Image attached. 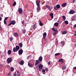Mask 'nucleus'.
Instances as JSON below:
<instances>
[{
    "instance_id": "36",
    "label": "nucleus",
    "mask_w": 76,
    "mask_h": 76,
    "mask_svg": "<svg viewBox=\"0 0 76 76\" xmlns=\"http://www.w3.org/2000/svg\"><path fill=\"white\" fill-rule=\"evenodd\" d=\"M13 76H17V75H16V72H15L14 74H13Z\"/></svg>"
},
{
    "instance_id": "30",
    "label": "nucleus",
    "mask_w": 76,
    "mask_h": 76,
    "mask_svg": "<svg viewBox=\"0 0 76 76\" xmlns=\"http://www.w3.org/2000/svg\"><path fill=\"white\" fill-rule=\"evenodd\" d=\"M33 26L34 29H35V28H36V26H35V25L34 24Z\"/></svg>"
},
{
    "instance_id": "2",
    "label": "nucleus",
    "mask_w": 76,
    "mask_h": 76,
    "mask_svg": "<svg viewBox=\"0 0 76 76\" xmlns=\"http://www.w3.org/2000/svg\"><path fill=\"white\" fill-rule=\"evenodd\" d=\"M20 49V47L19 46L16 45L15 48H14L13 49V52H16Z\"/></svg>"
},
{
    "instance_id": "9",
    "label": "nucleus",
    "mask_w": 76,
    "mask_h": 76,
    "mask_svg": "<svg viewBox=\"0 0 76 76\" xmlns=\"http://www.w3.org/2000/svg\"><path fill=\"white\" fill-rule=\"evenodd\" d=\"M66 5H67V3H65L61 5V6L62 7H64L66 6Z\"/></svg>"
},
{
    "instance_id": "38",
    "label": "nucleus",
    "mask_w": 76,
    "mask_h": 76,
    "mask_svg": "<svg viewBox=\"0 0 76 76\" xmlns=\"http://www.w3.org/2000/svg\"><path fill=\"white\" fill-rule=\"evenodd\" d=\"M57 32H56L54 31V32L53 35H56V34H57Z\"/></svg>"
},
{
    "instance_id": "52",
    "label": "nucleus",
    "mask_w": 76,
    "mask_h": 76,
    "mask_svg": "<svg viewBox=\"0 0 76 76\" xmlns=\"http://www.w3.org/2000/svg\"><path fill=\"white\" fill-rule=\"evenodd\" d=\"M74 69H76V66L74 67Z\"/></svg>"
},
{
    "instance_id": "53",
    "label": "nucleus",
    "mask_w": 76,
    "mask_h": 76,
    "mask_svg": "<svg viewBox=\"0 0 76 76\" xmlns=\"http://www.w3.org/2000/svg\"><path fill=\"white\" fill-rule=\"evenodd\" d=\"M1 17H3V16L2 14H1Z\"/></svg>"
},
{
    "instance_id": "25",
    "label": "nucleus",
    "mask_w": 76,
    "mask_h": 76,
    "mask_svg": "<svg viewBox=\"0 0 76 76\" xmlns=\"http://www.w3.org/2000/svg\"><path fill=\"white\" fill-rule=\"evenodd\" d=\"M62 34L63 35H64V34H66L67 33V31H63L62 32Z\"/></svg>"
},
{
    "instance_id": "32",
    "label": "nucleus",
    "mask_w": 76,
    "mask_h": 76,
    "mask_svg": "<svg viewBox=\"0 0 76 76\" xmlns=\"http://www.w3.org/2000/svg\"><path fill=\"white\" fill-rule=\"evenodd\" d=\"M14 70V68L12 67H11V71L13 72Z\"/></svg>"
},
{
    "instance_id": "10",
    "label": "nucleus",
    "mask_w": 76,
    "mask_h": 76,
    "mask_svg": "<svg viewBox=\"0 0 76 76\" xmlns=\"http://www.w3.org/2000/svg\"><path fill=\"white\" fill-rule=\"evenodd\" d=\"M36 4L37 6V7H39V6H40V5H39V3L38 2V1H36Z\"/></svg>"
},
{
    "instance_id": "58",
    "label": "nucleus",
    "mask_w": 76,
    "mask_h": 76,
    "mask_svg": "<svg viewBox=\"0 0 76 76\" xmlns=\"http://www.w3.org/2000/svg\"><path fill=\"white\" fill-rule=\"evenodd\" d=\"M1 26H0V29H1Z\"/></svg>"
},
{
    "instance_id": "43",
    "label": "nucleus",
    "mask_w": 76,
    "mask_h": 76,
    "mask_svg": "<svg viewBox=\"0 0 76 76\" xmlns=\"http://www.w3.org/2000/svg\"><path fill=\"white\" fill-rule=\"evenodd\" d=\"M54 32H58V30L57 29H56L55 31H54Z\"/></svg>"
},
{
    "instance_id": "26",
    "label": "nucleus",
    "mask_w": 76,
    "mask_h": 76,
    "mask_svg": "<svg viewBox=\"0 0 76 76\" xmlns=\"http://www.w3.org/2000/svg\"><path fill=\"white\" fill-rule=\"evenodd\" d=\"M56 6L57 9H60V6L59 4H57Z\"/></svg>"
},
{
    "instance_id": "39",
    "label": "nucleus",
    "mask_w": 76,
    "mask_h": 76,
    "mask_svg": "<svg viewBox=\"0 0 76 76\" xmlns=\"http://www.w3.org/2000/svg\"><path fill=\"white\" fill-rule=\"evenodd\" d=\"M4 24H7V23H6V21L5 20H4Z\"/></svg>"
},
{
    "instance_id": "15",
    "label": "nucleus",
    "mask_w": 76,
    "mask_h": 76,
    "mask_svg": "<svg viewBox=\"0 0 76 76\" xmlns=\"http://www.w3.org/2000/svg\"><path fill=\"white\" fill-rule=\"evenodd\" d=\"M14 35L15 37H18V34L17 33H15L14 34Z\"/></svg>"
},
{
    "instance_id": "59",
    "label": "nucleus",
    "mask_w": 76,
    "mask_h": 76,
    "mask_svg": "<svg viewBox=\"0 0 76 76\" xmlns=\"http://www.w3.org/2000/svg\"><path fill=\"white\" fill-rule=\"evenodd\" d=\"M74 35L75 36H76V34H74Z\"/></svg>"
},
{
    "instance_id": "49",
    "label": "nucleus",
    "mask_w": 76,
    "mask_h": 76,
    "mask_svg": "<svg viewBox=\"0 0 76 76\" xmlns=\"http://www.w3.org/2000/svg\"><path fill=\"white\" fill-rule=\"evenodd\" d=\"M48 64L50 65V61H49L48 62Z\"/></svg>"
},
{
    "instance_id": "22",
    "label": "nucleus",
    "mask_w": 76,
    "mask_h": 76,
    "mask_svg": "<svg viewBox=\"0 0 76 76\" xmlns=\"http://www.w3.org/2000/svg\"><path fill=\"white\" fill-rule=\"evenodd\" d=\"M19 45L20 47H22V46H23V44L22 43H20L19 44Z\"/></svg>"
},
{
    "instance_id": "46",
    "label": "nucleus",
    "mask_w": 76,
    "mask_h": 76,
    "mask_svg": "<svg viewBox=\"0 0 76 76\" xmlns=\"http://www.w3.org/2000/svg\"><path fill=\"white\" fill-rule=\"evenodd\" d=\"M76 24L74 25V28H76Z\"/></svg>"
},
{
    "instance_id": "28",
    "label": "nucleus",
    "mask_w": 76,
    "mask_h": 76,
    "mask_svg": "<svg viewBox=\"0 0 76 76\" xmlns=\"http://www.w3.org/2000/svg\"><path fill=\"white\" fill-rule=\"evenodd\" d=\"M58 61L59 62H63V59L61 58Z\"/></svg>"
},
{
    "instance_id": "51",
    "label": "nucleus",
    "mask_w": 76,
    "mask_h": 76,
    "mask_svg": "<svg viewBox=\"0 0 76 76\" xmlns=\"http://www.w3.org/2000/svg\"><path fill=\"white\" fill-rule=\"evenodd\" d=\"M29 56H28L27 57V59H29Z\"/></svg>"
},
{
    "instance_id": "24",
    "label": "nucleus",
    "mask_w": 76,
    "mask_h": 76,
    "mask_svg": "<svg viewBox=\"0 0 76 76\" xmlns=\"http://www.w3.org/2000/svg\"><path fill=\"white\" fill-rule=\"evenodd\" d=\"M62 18H63V20H64V21L65 20H66V16L63 15L62 16Z\"/></svg>"
},
{
    "instance_id": "47",
    "label": "nucleus",
    "mask_w": 76,
    "mask_h": 76,
    "mask_svg": "<svg viewBox=\"0 0 76 76\" xmlns=\"http://www.w3.org/2000/svg\"><path fill=\"white\" fill-rule=\"evenodd\" d=\"M12 25V23H10L8 24V25H9V26H10V25Z\"/></svg>"
},
{
    "instance_id": "56",
    "label": "nucleus",
    "mask_w": 76,
    "mask_h": 76,
    "mask_svg": "<svg viewBox=\"0 0 76 76\" xmlns=\"http://www.w3.org/2000/svg\"><path fill=\"white\" fill-rule=\"evenodd\" d=\"M60 21H59V20H58V21H57V22H59Z\"/></svg>"
},
{
    "instance_id": "18",
    "label": "nucleus",
    "mask_w": 76,
    "mask_h": 76,
    "mask_svg": "<svg viewBox=\"0 0 76 76\" xmlns=\"http://www.w3.org/2000/svg\"><path fill=\"white\" fill-rule=\"evenodd\" d=\"M40 7H37V12H39V11L40 10Z\"/></svg>"
},
{
    "instance_id": "20",
    "label": "nucleus",
    "mask_w": 76,
    "mask_h": 76,
    "mask_svg": "<svg viewBox=\"0 0 76 76\" xmlns=\"http://www.w3.org/2000/svg\"><path fill=\"white\" fill-rule=\"evenodd\" d=\"M61 45L64 46V42L63 41H62L61 42Z\"/></svg>"
},
{
    "instance_id": "8",
    "label": "nucleus",
    "mask_w": 76,
    "mask_h": 76,
    "mask_svg": "<svg viewBox=\"0 0 76 76\" xmlns=\"http://www.w3.org/2000/svg\"><path fill=\"white\" fill-rule=\"evenodd\" d=\"M43 39H45L46 36H47V33H46V32H45L43 33Z\"/></svg>"
},
{
    "instance_id": "42",
    "label": "nucleus",
    "mask_w": 76,
    "mask_h": 76,
    "mask_svg": "<svg viewBox=\"0 0 76 76\" xmlns=\"http://www.w3.org/2000/svg\"><path fill=\"white\" fill-rule=\"evenodd\" d=\"M22 23L23 25H24V20L22 21Z\"/></svg>"
},
{
    "instance_id": "33",
    "label": "nucleus",
    "mask_w": 76,
    "mask_h": 76,
    "mask_svg": "<svg viewBox=\"0 0 76 76\" xmlns=\"http://www.w3.org/2000/svg\"><path fill=\"white\" fill-rule=\"evenodd\" d=\"M46 7L47 8H48L49 10H50V7L49 5H47L46 6Z\"/></svg>"
},
{
    "instance_id": "61",
    "label": "nucleus",
    "mask_w": 76,
    "mask_h": 76,
    "mask_svg": "<svg viewBox=\"0 0 76 76\" xmlns=\"http://www.w3.org/2000/svg\"><path fill=\"white\" fill-rule=\"evenodd\" d=\"M57 1H58V0H56Z\"/></svg>"
},
{
    "instance_id": "23",
    "label": "nucleus",
    "mask_w": 76,
    "mask_h": 76,
    "mask_svg": "<svg viewBox=\"0 0 76 76\" xmlns=\"http://www.w3.org/2000/svg\"><path fill=\"white\" fill-rule=\"evenodd\" d=\"M17 76H20V74L19 71L17 72Z\"/></svg>"
},
{
    "instance_id": "1",
    "label": "nucleus",
    "mask_w": 76,
    "mask_h": 76,
    "mask_svg": "<svg viewBox=\"0 0 76 76\" xmlns=\"http://www.w3.org/2000/svg\"><path fill=\"white\" fill-rule=\"evenodd\" d=\"M42 61V56H40L39 57L38 60L36 61L35 65H37L39 63H40V62H41Z\"/></svg>"
},
{
    "instance_id": "48",
    "label": "nucleus",
    "mask_w": 76,
    "mask_h": 76,
    "mask_svg": "<svg viewBox=\"0 0 76 76\" xmlns=\"http://www.w3.org/2000/svg\"><path fill=\"white\" fill-rule=\"evenodd\" d=\"M75 0H73L72 3H75Z\"/></svg>"
},
{
    "instance_id": "13",
    "label": "nucleus",
    "mask_w": 76,
    "mask_h": 76,
    "mask_svg": "<svg viewBox=\"0 0 76 76\" xmlns=\"http://www.w3.org/2000/svg\"><path fill=\"white\" fill-rule=\"evenodd\" d=\"M11 53H12V51L10 50H8L7 52L8 55H10V54H11Z\"/></svg>"
},
{
    "instance_id": "54",
    "label": "nucleus",
    "mask_w": 76,
    "mask_h": 76,
    "mask_svg": "<svg viewBox=\"0 0 76 76\" xmlns=\"http://www.w3.org/2000/svg\"><path fill=\"white\" fill-rule=\"evenodd\" d=\"M71 20H74L73 18H71Z\"/></svg>"
},
{
    "instance_id": "35",
    "label": "nucleus",
    "mask_w": 76,
    "mask_h": 76,
    "mask_svg": "<svg viewBox=\"0 0 76 76\" xmlns=\"http://www.w3.org/2000/svg\"><path fill=\"white\" fill-rule=\"evenodd\" d=\"M66 66H64L62 68V70H65L66 69Z\"/></svg>"
},
{
    "instance_id": "29",
    "label": "nucleus",
    "mask_w": 76,
    "mask_h": 76,
    "mask_svg": "<svg viewBox=\"0 0 76 76\" xmlns=\"http://www.w3.org/2000/svg\"><path fill=\"white\" fill-rule=\"evenodd\" d=\"M64 23H65L66 25H68V23H69V22H68V21L66 20L64 21Z\"/></svg>"
},
{
    "instance_id": "45",
    "label": "nucleus",
    "mask_w": 76,
    "mask_h": 76,
    "mask_svg": "<svg viewBox=\"0 0 76 76\" xmlns=\"http://www.w3.org/2000/svg\"><path fill=\"white\" fill-rule=\"evenodd\" d=\"M52 29L53 31H55V30H56V29H55V28H52Z\"/></svg>"
},
{
    "instance_id": "50",
    "label": "nucleus",
    "mask_w": 76,
    "mask_h": 76,
    "mask_svg": "<svg viewBox=\"0 0 76 76\" xmlns=\"http://www.w3.org/2000/svg\"><path fill=\"white\" fill-rule=\"evenodd\" d=\"M2 20V18H1V17H0V20Z\"/></svg>"
},
{
    "instance_id": "57",
    "label": "nucleus",
    "mask_w": 76,
    "mask_h": 76,
    "mask_svg": "<svg viewBox=\"0 0 76 76\" xmlns=\"http://www.w3.org/2000/svg\"><path fill=\"white\" fill-rule=\"evenodd\" d=\"M10 73L9 74H8V76L9 75H10Z\"/></svg>"
},
{
    "instance_id": "11",
    "label": "nucleus",
    "mask_w": 76,
    "mask_h": 76,
    "mask_svg": "<svg viewBox=\"0 0 76 76\" xmlns=\"http://www.w3.org/2000/svg\"><path fill=\"white\" fill-rule=\"evenodd\" d=\"M11 24L12 25H14L16 23V21L15 20H13L11 21Z\"/></svg>"
},
{
    "instance_id": "16",
    "label": "nucleus",
    "mask_w": 76,
    "mask_h": 76,
    "mask_svg": "<svg viewBox=\"0 0 76 76\" xmlns=\"http://www.w3.org/2000/svg\"><path fill=\"white\" fill-rule=\"evenodd\" d=\"M19 63H20V64L21 65H23V64H24V61H21L19 62Z\"/></svg>"
},
{
    "instance_id": "4",
    "label": "nucleus",
    "mask_w": 76,
    "mask_h": 76,
    "mask_svg": "<svg viewBox=\"0 0 76 76\" xmlns=\"http://www.w3.org/2000/svg\"><path fill=\"white\" fill-rule=\"evenodd\" d=\"M38 69L40 71L41 69H42V67H43V65L41 64H39L38 66Z\"/></svg>"
},
{
    "instance_id": "21",
    "label": "nucleus",
    "mask_w": 76,
    "mask_h": 76,
    "mask_svg": "<svg viewBox=\"0 0 76 76\" xmlns=\"http://www.w3.org/2000/svg\"><path fill=\"white\" fill-rule=\"evenodd\" d=\"M10 41L11 42H12V41L13 40V37H10L9 38Z\"/></svg>"
},
{
    "instance_id": "55",
    "label": "nucleus",
    "mask_w": 76,
    "mask_h": 76,
    "mask_svg": "<svg viewBox=\"0 0 76 76\" xmlns=\"http://www.w3.org/2000/svg\"><path fill=\"white\" fill-rule=\"evenodd\" d=\"M75 47H76V44L75 45Z\"/></svg>"
},
{
    "instance_id": "12",
    "label": "nucleus",
    "mask_w": 76,
    "mask_h": 76,
    "mask_svg": "<svg viewBox=\"0 0 76 76\" xmlns=\"http://www.w3.org/2000/svg\"><path fill=\"white\" fill-rule=\"evenodd\" d=\"M26 29L25 28L22 29V33L23 34H25L26 33Z\"/></svg>"
},
{
    "instance_id": "34",
    "label": "nucleus",
    "mask_w": 76,
    "mask_h": 76,
    "mask_svg": "<svg viewBox=\"0 0 76 76\" xmlns=\"http://www.w3.org/2000/svg\"><path fill=\"white\" fill-rule=\"evenodd\" d=\"M16 2H15L13 4V6H14L16 5Z\"/></svg>"
},
{
    "instance_id": "63",
    "label": "nucleus",
    "mask_w": 76,
    "mask_h": 76,
    "mask_svg": "<svg viewBox=\"0 0 76 76\" xmlns=\"http://www.w3.org/2000/svg\"><path fill=\"white\" fill-rule=\"evenodd\" d=\"M43 74H45V73H43Z\"/></svg>"
},
{
    "instance_id": "40",
    "label": "nucleus",
    "mask_w": 76,
    "mask_h": 76,
    "mask_svg": "<svg viewBox=\"0 0 76 76\" xmlns=\"http://www.w3.org/2000/svg\"><path fill=\"white\" fill-rule=\"evenodd\" d=\"M45 70H46V72H47L48 71V68H45Z\"/></svg>"
},
{
    "instance_id": "7",
    "label": "nucleus",
    "mask_w": 76,
    "mask_h": 76,
    "mask_svg": "<svg viewBox=\"0 0 76 76\" xmlns=\"http://www.w3.org/2000/svg\"><path fill=\"white\" fill-rule=\"evenodd\" d=\"M18 11L19 14H21L22 13V11L23 10H22V9L21 8H19L18 9Z\"/></svg>"
},
{
    "instance_id": "19",
    "label": "nucleus",
    "mask_w": 76,
    "mask_h": 76,
    "mask_svg": "<svg viewBox=\"0 0 76 76\" xmlns=\"http://www.w3.org/2000/svg\"><path fill=\"white\" fill-rule=\"evenodd\" d=\"M54 25L56 27H58V23L57 22L56 23H54Z\"/></svg>"
},
{
    "instance_id": "3",
    "label": "nucleus",
    "mask_w": 76,
    "mask_h": 76,
    "mask_svg": "<svg viewBox=\"0 0 76 76\" xmlns=\"http://www.w3.org/2000/svg\"><path fill=\"white\" fill-rule=\"evenodd\" d=\"M12 61V59L11 58H8L7 60V63H10Z\"/></svg>"
},
{
    "instance_id": "5",
    "label": "nucleus",
    "mask_w": 76,
    "mask_h": 76,
    "mask_svg": "<svg viewBox=\"0 0 76 76\" xmlns=\"http://www.w3.org/2000/svg\"><path fill=\"white\" fill-rule=\"evenodd\" d=\"M75 13V11L73 10H71L69 12V14L70 15L74 14Z\"/></svg>"
},
{
    "instance_id": "27",
    "label": "nucleus",
    "mask_w": 76,
    "mask_h": 76,
    "mask_svg": "<svg viewBox=\"0 0 76 76\" xmlns=\"http://www.w3.org/2000/svg\"><path fill=\"white\" fill-rule=\"evenodd\" d=\"M39 25L40 26H43V23H42V22H41V21L39 22Z\"/></svg>"
},
{
    "instance_id": "31",
    "label": "nucleus",
    "mask_w": 76,
    "mask_h": 76,
    "mask_svg": "<svg viewBox=\"0 0 76 76\" xmlns=\"http://www.w3.org/2000/svg\"><path fill=\"white\" fill-rule=\"evenodd\" d=\"M60 53H58L55 54V56H59V55H60Z\"/></svg>"
},
{
    "instance_id": "14",
    "label": "nucleus",
    "mask_w": 76,
    "mask_h": 76,
    "mask_svg": "<svg viewBox=\"0 0 76 76\" xmlns=\"http://www.w3.org/2000/svg\"><path fill=\"white\" fill-rule=\"evenodd\" d=\"M28 65L30 67H32L34 66V65L31 64L29 63H28Z\"/></svg>"
},
{
    "instance_id": "37",
    "label": "nucleus",
    "mask_w": 76,
    "mask_h": 76,
    "mask_svg": "<svg viewBox=\"0 0 76 76\" xmlns=\"http://www.w3.org/2000/svg\"><path fill=\"white\" fill-rule=\"evenodd\" d=\"M54 9L55 10H57V7H56V6H55L54 7Z\"/></svg>"
},
{
    "instance_id": "6",
    "label": "nucleus",
    "mask_w": 76,
    "mask_h": 76,
    "mask_svg": "<svg viewBox=\"0 0 76 76\" xmlns=\"http://www.w3.org/2000/svg\"><path fill=\"white\" fill-rule=\"evenodd\" d=\"M22 53H23V50L22 49H20L18 51V54L19 55H21L22 54Z\"/></svg>"
},
{
    "instance_id": "41",
    "label": "nucleus",
    "mask_w": 76,
    "mask_h": 76,
    "mask_svg": "<svg viewBox=\"0 0 76 76\" xmlns=\"http://www.w3.org/2000/svg\"><path fill=\"white\" fill-rule=\"evenodd\" d=\"M8 19V17H6L4 18V20H6Z\"/></svg>"
},
{
    "instance_id": "17",
    "label": "nucleus",
    "mask_w": 76,
    "mask_h": 76,
    "mask_svg": "<svg viewBox=\"0 0 76 76\" xmlns=\"http://www.w3.org/2000/svg\"><path fill=\"white\" fill-rule=\"evenodd\" d=\"M50 16L51 17L52 19H53V18L54 17V16L53 15V13H51L50 14Z\"/></svg>"
},
{
    "instance_id": "62",
    "label": "nucleus",
    "mask_w": 76,
    "mask_h": 76,
    "mask_svg": "<svg viewBox=\"0 0 76 76\" xmlns=\"http://www.w3.org/2000/svg\"><path fill=\"white\" fill-rule=\"evenodd\" d=\"M31 30H32V29H31Z\"/></svg>"
},
{
    "instance_id": "60",
    "label": "nucleus",
    "mask_w": 76,
    "mask_h": 76,
    "mask_svg": "<svg viewBox=\"0 0 76 76\" xmlns=\"http://www.w3.org/2000/svg\"><path fill=\"white\" fill-rule=\"evenodd\" d=\"M0 54H1V52H0Z\"/></svg>"
},
{
    "instance_id": "44",
    "label": "nucleus",
    "mask_w": 76,
    "mask_h": 76,
    "mask_svg": "<svg viewBox=\"0 0 76 76\" xmlns=\"http://www.w3.org/2000/svg\"><path fill=\"white\" fill-rule=\"evenodd\" d=\"M42 72H43V73H44L45 72V70L43 69L42 70Z\"/></svg>"
}]
</instances>
